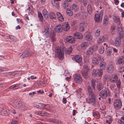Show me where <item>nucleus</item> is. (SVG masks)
<instances>
[{
  "instance_id": "f257e3e1",
  "label": "nucleus",
  "mask_w": 124,
  "mask_h": 124,
  "mask_svg": "<svg viewBox=\"0 0 124 124\" xmlns=\"http://www.w3.org/2000/svg\"><path fill=\"white\" fill-rule=\"evenodd\" d=\"M13 103L15 108L21 110H24L27 109L24 106V104L22 103L21 101L18 99L15 100L13 101Z\"/></svg>"
},
{
  "instance_id": "f03ea898",
  "label": "nucleus",
  "mask_w": 124,
  "mask_h": 124,
  "mask_svg": "<svg viewBox=\"0 0 124 124\" xmlns=\"http://www.w3.org/2000/svg\"><path fill=\"white\" fill-rule=\"evenodd\" d=\"M62 47H56L55 52V55L60 60H62L64 58V51L65 50Z\"/></svg>"
},
{
  "instance_id": "7ed1b4c3",
  "label": "nucleus",
  "mask_w": 124,
  "mask_h": 124,
  "mask_svg": "<svg viewBox=\"0 0 124 124\" xmlns=\"http://www.w3.org/2000/svg\"><path fill=\"white\" fill-rule=\"evenodd\" d=\"M103 14V11L101 10L99 14H97L95 15L94 19L95 22H101Z\"/></svg>"
},
{
  "instance_id": "20e7f679",
  "label": "nucleus",
  "mask_w": 124,
  "mask_h": 124,
  "mask_svg": "<svg viewBox=\"0 0 124 124\" xmlns=\"http://www.w3.org/2000/svg\"><path fill=\"white\" fill-rule=\"evenodd\" d=\"M110 91L109 90H103L99 93V96L103 99L105 98L108 95L110 94Z\"/></svg>"
},
{
  "instance_id": "39448f33",
  "label": "nucleus",
  "mask_w": 124,
  "mask_h": 124,
  "mask_svg": "<svg viewBox=\"0 0 124 124\" xmlns=\"http://www.w3.org/2000/svg\"><path fill=\"white\" fill-rule=\"evenodd\" d=\"M103 74L102 70H101L94 69L92 72V76L94 77L98 76L100 77Z\"/></svg>"
},
{
  "instance_id": "423d86ee",
  "label": "nucleus",
  "mask_w": 124,
  "mask_h": 124,
  "mask_svg": "<svg viewBox=\"0 0 124 124\" xmlns=\"http://www.w3.org/2000/svg\"><path fill=\"white\" fill-rule=\"evenodd\" d=\"M84 71L82 72V74L83 77L87 79L88 77V74L89 73V69L88 67L85 66L84 68Z\"/></svg>"
},
{
  "instance_id": "0eeeda50",
  "label": "nucleus",
  "mask_w": 124,
  "mask_h": 124,
  "mask_svg": "<svg viewBox=\"0 0 124 124\" xmlns=\"http://www.w3.org/2000/svg\"><path fill=\"white\" fill-rule=\"evenodd\" d=\"M114 105V108L116 109H119L122 106V102L119 100L116 99L115 100Z\"/></svg>"
},
{
  "instance_id": "6e6552de",
  "label": "nucleus",
  "mask_w": 124,
  "mask_h": 124,
  "mask_svg": "<svg viewBox=\"0 0 124 124\" xmlns=\"http://www.w3.org/2000/svg\"><path fill=\"white\" fill-rule=\"evenodd\" d=\"M46 36H50L52 33V29L50 27H47L43 32Z\"/></svg>"
},
{
  "instance_id": "1a4fd4ad",
  "label": "nucleus",
  "mask_w": 124,
  "mask_h": 124,
  "mask_svg": "<svg viewBox=\"0 0 124 124\" xmlns=\"http://www.w3.org/2000/svg\"><path fill=\"white\" fill-rule=\"evenodd\" d=\"M98 48V47L96 46H94L91 47L89 48L86 51L87 53L89 55L92 54Z\"/></svg>"
},
{
  "instance_id": "9d476101",
  "label": "nucleus",
  "mask_w": 124,
  "mask_h": 124,
  "mask_svg": "<svg viewBox=\"0 0 124 124\" xmlns=\"http://www.w3.org/2000/svg\"><path fill=\"white\" fill-rule=\"evenodd\" d=\"M74 79L77 83H78L82 81V77L79 74H76L74 76Z\"/></svg>"
},
{
  "instance_id": "9b49d317",
  "label": "nucleus",
  "mask_w": 124,
  "mask_h": 124,
  "mask_svg": "<svg viewBox=\"0 0 124 124\" xmlns=\"http://www.w3.org/2000/svg\"><path fill=\"white\" fill-rule=\"evenodd\" d=\"M108 38V36L107 35H105L104 36H101L97 40V42L99 43L102 42H105Z\"/></svg>"
},
{
  "instance_id": "f8f14e48",
  "label": "nucleus",
  "mask_w": 124,
  "mask_h": 124,
  "mask_svg": "<svg viewBox=\"0 0 124 124\" xmlns=\"http://www.w3.org/2000/svg\"><path fill=\"white\" fill-rule=\"evenodd\" d=\"M72 60L75 61L76 62L78 63H80L82 60V57L78 55H76L73 57L72 58Z\"/></svg>"
},
{
  "instance_id": "ddd939ff",
  "label": "nucleus",
  "mask_w": 124,
  "mask_h": 124,
  "mask_svg": "<svg viewBox=\"0 0 124 124\" xmlns=\"http://www.w3.org/2000/svg\"><path fill=\"white\" fill-rule=\"evenodd\" d=\"M114 70L113 65L112 64L109 65L107 67V70L109 73H112Z\"/></svg>"
},
{
  "instance_id": "4468645a",
  "label": "nucleus",
  "mask_w": 124,
  "mask_h": 124,
  "mask_svg": "<svg viewBox=\"0 0 124 124\" xmlns=\"http://www.w3.org/2000/svg\"><path fill=\"white\" fill-rule=\"evenodd\" d=\"M89 97L90 102L93 105H94L96 103V101L94 94H92V95H89Z\"/></svg>"
},
{
  "instance_id": "2eb2a0df",
  "label": "nucleus",
  "mask_w": 124,
  "mask_h": 124,
  "mask_svg": "<svg viewBox=\"0 0 124 124\" xmlns=\"http://www.w3.org/2000/svg\"><path fill=\"white\" fill-rule=\"evenodd\" d=\"M66 41L67 42L70 43H73L75 42V39L72 36H67L66 38Z\"/></svg>"
},
{
  "instance_id": "dca6fc26",
  "label": "nucleus",
  "mask_w": 124,
  "mask_h": 124,
  "mask_svg": "<svg viewBox=\"0 0 124 124\" xmlns=\"http://www.w3.org/2000/svg\"><path fill=\"white\" fill-rule=\"evenodd\" d=\"M62 26L63 30L65 31H67L70 28L69 24H68L67 22H65L64 24H63Z\"/></svg>"
},
{
  "instance_id": "f3484780",
  "label": "nucleus",
  "mask_w": 124,
  "mask_h": 124,
  "mask_svg": "<svg viewBox=\"0 0 124 124\" xmlns=\"http://www.w3.org/2000/svg\"><path fill=\"white\" fill-rule=\"evenodd\" d=\"M62 30V26L60 24H59L56 26L55 28V31L57 32H61Z\"/></svg>"
},
{
  "instance_id": "a211bd4d",
  "label": "nucleus",
  "mask_w": 124,
  "mask_h": 124,
  "mask_svg": "<svg viewBox=\"0 0 124 124\" xmlns=\"http://www.w3.org/2000/svg\"><path fill=\"white\" fill-rule=\"evenodd\" d=\"M121 41L119 37H117L115 41V45L116 47H119L121 44Z\"/></svg>"
},
{
  "instance_id": "6ab92c4d",
  "label": "nucleus",
  "mask_w": 124,
  "mask_h": 124,
  "mask_svg": "<svg viewBox=\"0 0 124 124\" xmlns=\"http://www.w3.org/2000/svg\"><path fill=\"white\" fill-rule=\"evenodd\" d=\"M88 46V43L87 42H83L81 45V48L83 49H86Z\"/></svg>"
},
{
  "instance_id": "aec40b11",
  "label": "nucleus",
  "mask_w": 124,
  "mask_h": 124,
  "mask_svg": "<svg viewBox=\"0 0 124 124\" xmlns=\"http://www.w3.org/2000/svg\"><path fill=\"white\" fill-rule=\"evenodd\" d=\"M56 15L59 20L62 22L64 20V18L61 13L59 12H57Z\"/></svg>"
},
{
  "instance_id": "412c9836",
  "label": "nucleus",
  "mask_w": 124,
  "mask_h": 124,
  "mask_svg": "<svg viewBox=\"0 0 124 124\" xmlns=\"http://www.w3.org/2000/svg\"><path fill=\"white\" fill-rule=\"evenodd\" d=\"M74 37L76 38L81 39L83 38V35L79 33H77L74 34Z\"/></svg>"
},
{
  "instance_id": "4be33fe9",
  "label": "nucleus",
  "mask_w": 124,
  "mask_h": 124,
  "mask_svg": "<svg viewBox=\"0 0 124 124\" xmlns=\"http://www.w3.org/2000/svg\"><path fill=\"white\" fill-rule=\"evenodd\" d=\"M96 86L97 90L98 91H100L103 89V85L102 83L100 82L97 84Z\"/></svg>"
},
{
  "instance_id": "5701e85b",
  "label": "nucleus",
  "mask_w": 124,
  "mask_h": 124,
  "mask_svg": "<svg viewBox=\"0 0 124 124\" xmlns=\"http://www.w3.org/2000/svg\"><path fill=\"white\" fill-rule=\"evenodd\" d=\"M112 78L111 80V82L114 83L117 81L118 78L116 75H112Z\"/></svg>"
},
{
  "instance_id": "b1692460",
  "label": "nucleus",
  "mask_w": 124,
  "mask_h": 124,
  "mask_svg": "<svg viewBox=\"0 0 124 124\" xmlns=\"http://www.w3.org/2000/svg\"><path fill=\"white\" fill-rule=\"evenodd\" d=\"M70 9H73L75 12H77L78 9V6L75 4H73L70 7Z\"/></svg>"
},
{
  "instance_id": "393cba45",
  "label": "nucleus",
  "mask_w": 124,
  "mask_h": 124,
  "mask_svg": "<svg viewBox=\"0 0 124 124\" xmlns=\"http://www.w3.org/2000/svg\"><path fill=\"white\" fill-rule=\"evenodd\" d=\"M114 21L117 24L119 25L120 24V18L118 16H114L113 18Z\"/></svg>"
},
{
  "instance_id": "a878e982",
  "label": "nucleus",
  "mask_w": 124,
  "mask_h": 124,
  "mask_svg": "<svg viewBox=\"0 0 124 124\" xmlns=\"http://www.w3.org/2000/svg\"><path fill=\"white\" fill-rule=\"evenodd\" d=\"M112 52V48L111 47H106V52L108 55L110 56Z\"/></svg>"
},
{
  "instance_id": "bb28decb",
  "label": "nucleus",
  "mask_w": 124,
  "mask_h": 124,
  "mask_svg": "<svg viewBox=\"0 0 124 124\" xmlns=\"http://www.w3.org/2000/svg\"><path fill=\"white\" fill-rule=\"evenodd\" d=\"M112 78V75H109L108 74L106 75L104 77V79L106 81H110L111 82V78Z\"/></svg>"
},
{
  "instance_id": "cd10ccee",
  "label": "nucleus",
  "mask_w": 124,
  "mask_h": 124,
  "mask_svg": "<svg viewBox=\"0 0 124 124\" xmlns=\"http://www.w3.org/2000/svg\"><path fill=\"white\" fill-rule=\"evenodd\" d=\"M118 64H122L124 63V56H121L118 59Z\"/></svg>"
},
{
  "instance_id": "c85d7f7f",
  "label": "nucleus",
  "mask_w": 124,
  "mask_h": 124,
  "mask_svg": "<svg viewBox=\"0 0 124 124\" xmlns=\"http://www.w3.org/2000/svg\"><path fill=\"white\" fill-rule=\"evenodd\" d=\"M29 53L28 52H23L22 54L20 56L21 58H24L27 57L29 56Z\"/></svg>"
},
{
  "instance_id": "c756f323",
  "label": "nucleus",
  "mask_w": 124,
  "mask_h": 124,
  "mask_svg": "<svg viewBox=\"0 0 124 124\" xmlns=\"http://www.w3.org/2000/svg\"><path fill=\"white\" fill-rule=\"evenodd\" d=\"M93 8L92 6L90 4H89L87 7V12L88 14H91Z\"/></svg>"
},
{
  "instance_id": "7c9ffc66",
  "label": "nucleus",
  "mask_w": 124,
  "mask_h": 124,
  "mask_svg": "<svg viewBox=\"0 0 124 124\" xmlns=\"http://www.w3.org/2000/svg\"><path fill=\"white\" fill-rule=\"evenodd\" d=\"M43 15L45 18H47L48 17V14L47 10L44 9L42 11Z\"/></svg>"
},
{
  "instance_id": "2f4dec72",
  "label": "nucleus",
  "mask_w": 124,
  "mask_h": 124,
  "mask_svg": "<svg viewBox=\"0 0 124 124\" xmlns=\"http://www.w3.org/2000/svg\"><path fill=\"white\" fill-rule=\"evenodd\" d=\"M52 5L53 6L56 8H58L59 6V2L57 1L54 0L52 2Z\"/></svg>"
},
{
  "instance_id": "473e14b6",
  "label": "nucleus",
  "mask_w": 124,
  "mask_h": 124,
  "mask_svg": "<svg viewBox=\"0 0 124 124\" xmlns=\"http://www.w3.org/2000/svg\"><path fill=\"white\" fill-rule=\"evenodd\" d=\"M93 37L90 33L87 34L85 37V39L88 40H90L92 39Z\"/></svg>"
},
{
  "instance_id": "72a5a7b5",
  "label": "nucleus",
  "mask_w": 124,
  "mask_h": 124,
  "mask_svg": "<svg viewBox=\"0 0 124 124\" xmlns=\"http://www.w3.org/2000/svg\"><path fill=\"white\" fill-rule=\"evenodd\" d=\"M92 61L93 63L95 65H97L99 63L98 60L96 58L93 57L92 59Z\"/></svg>"
},
{
  "instance_id": "f704fd0d",
  "label": "nucleus",
  "mask_w": 124,
  "mask_h": 124,
  "mask_svg": "<svg viewBox=\"0 0 124 124\" xmlns=\"http://www.w3.org/2000/svg\"><path fill=\"white\" fill-rule=\"evenodd\" d=\"M2 114H7L9 115L10 114V111L9 110L7 109H3L1 111Z\"/></svg>"
},
{
  "instance_id": "c9c22d12",
  "label": "nucleus",
  "mask_w": 124,
  "mask_h": 124,
  "mask_svg": "<svg viewBox=\"0 0 124 124\" xmlns=\"http://www.w3.org/2000/svg\"><path fill=\"white\" fill-rule=\"evenodd\" d=\"M4 76L7 77L11 76L12 75H14V72H6L4 73Z\"/></svg>"
},
{
  "instance_id": "e433bc0d",
  "label": "nucleus",
  "mask_w": 124,
  "mask_h": 124,
  "mask_svg": "<svg viewBox=\"0 0 124 124\" xmlns=\"http://www.w3.org/2000/svg\"><path fill=\"white\" fill-rule=\"evenodd\" d=\"M100 29H97L96 31L94 33V35L96 37H98L100 36Z\"/></svg>"
},
{
  "instance_id": "4c0bfd02",
  "label": "nucleus",
  "mask_w": 124,
  "mask_h": 124,
  "mask_svg": "<svg viewBox=\"0 0 124 124\" xmlns=\"http://www.w3.org/2000/svg\"><path fill=\"white\" fill-rule=\"evenodd\" d=\"M108 18L107 16H106L104 17L103 20V24L104 25H106L108 24Z\"/></svg>"
},
{
  "instance_id": "58836bf2",
  "label": "nucleus",
  "mask_w": 124,
  "mask_h": 124,
  "mask_svg": "<svg viewBox=\"0 0 124 124\" xmlns=\"http://www.w3.org/2000/svg\"><path fill=\"white\" fill-rule=\"evenodd\" d=\"M89 95H92L94 94L92 92V87L90 86H88L87 87Z\"/></svg>"
},
{
  "instance_id": "ea45409f",
  "label": "nucleus",
  "mask_w": 124,
  "mask_h": 124,
  "mask_svg": "<svg viewBox=\"0 0 124 124\" xmlns=\"http://www.w3.org/2000/svg\"><path fill=\"white\" fill-rule=\"evenodd\" d=\"M19 88V86L17 85H14L10 86L8 88V89H18Z\"/></svg>"
},
{
  "instance_id": "a19ab883",
  "label": "nucleus",
  "mask_w": 124,
  "mask_h": 124,
  "mask_svg": "<svg viewBox=\"0 0 124 124\" xmlns=\"http://www.w3.org/2000/svg\"><path fill=\"white\" fill-rule=\"evenodd\" d=\"M84 24L83 23H81L80 24L79 28V30L80 32L83 31L84 30Z\"/></svg>"
},
{
  "instance_id": "79ce46f5",
  "label": "nucleus",
  "mask_w": 124,
  "mask_h": 124,
  "mask_svg": "<svg viewBox=\"0 0 124 124\" xmlns=\"http://www.w3.org/2000/svg\"><path fill=\"white\" fill-rule=\"evenodd\" d=\"M38 114L41 116H46L47 113L46 112L43 111H39L38 112Z\"/></svg>"
},
{
  "instance_id": "37998d69",
  "label": "nucleus",
  "mask_w": 124,
  "mask_h": 124,
  "mask_svg": "<svg viewBox=\"0 0 124 124\" xmlns=\"http://www.w3.org/2000/svg\"><path fill=\"white\" fill-rule=\"evenodd\" d=\"M66 13L69 16H71L73 15V12L69 9L67 8L66 9Z\"/></svg>"
},
{
  "instance_id": "c03bdc74",
  "label": "nucleus",
  "mask_w": 124,
  "mask_h": 124,
  "mask_svg": "<svg viewBox=\"0 0 124 124\" xmlns=\"http://www.w3.org/2000/svg\"><path fill=\"white\" fill-rule=\"evenodd\" d=\"M49 17L51 19H53L55 18V15L54 13L51 12L49 14Z\"/></svg>"
},
{
  "instance_id": "a18cd8bd",
  "label": "nucleus",
  "mask_w": 124,
  "mask_h": 124,
  "mask_svg": "<svg viewBox=\"0 0 124 124\" xmlns=\"http://www.w3.org/2000/svg\"><path fill=\"white\" fill-rule=\"evenodd\" d=\"M55 36V33L53 32L51 36V39L52 41L54 42L55 40L56 39Z\"/></svg>"
},
{
  "instance_id": "49530a36",
  "label": "nucleus",
  "mask_w": 124,
  "mask_h": 124,
  "mask_svg": "<svg viewBox=\"0 0 124 124\" xmlns=\"http://www.w3.org/2000/svg\"><path fill=\"white\" fill-rule=\"evenodd\" d=\"M38 16L39 20L42 21L43 20V17L41 13L39 12H38Z\"/></svg>"
},
{
  "instance_id": "de8ad7c7",
  "label": "nucleus",
  "mask_w": 124,
  "mask_h": 124,
  "mask_svg": "<svg viewBox=\"0 0 124 124\" xmlns=\"http://www.w3.org/2000/svg\"><path fill=\"white\" fill-rule=\"evenodd\" d=\"M91 84L93 89H95V80L94 79H92V80Z\"/></svg>"
},
{
  "instance_id": "09e8293b",
  "label": "nucleus",
  "mask_w": 124,
  "mask_h": 124,
  "mask_svg": "<svg viewBox=\"0 0 124 124\" xmlns=\"http://www.w3.org/2000/svg\"><path fill=\"white\" fill-rule=\"evenodd\" d=\"M104 50V49L103 46H101L99 48V52L100 54H103Z\"/></svg>"
},
{
  "instance_id": "8fccbe9b",
  "label": "nucleus",
  "mask_w": 124,
  "mask_h": 124,
  "mask_svg": "<svg viewBox=\"0 0 124 124\" xmlns=\"http://www.w3.org/2000/svg\"><path fill=\"white\" fill-rule=\"evenodd\" d=\"M72 51V49L71 46H70L66 50L67 53L69 54H70Z\"/></svg>"
},
{
  "instance_id": "3c124183",
  "label": "nucleus",
  "mask_w": 124,
  "mask_h": 124,
  "mask_svg": "<svg viewBox=\"0 0 124 124\" xmlns=\"http://www.w3.org/2000/svg\"><path fill=\"white\" fill-rule=\"evenodd\" d=\"M9 37L10 39L13 41H16L17 40L16 38L13 36L12 35H9Z\"/></svg>"
},
{
  "instance_id": "603ef678",
  "label": "nucleus",
  "mask_w": 124,
  "mask_h": 124,
  "mask_svg": "<svg viewBox=\"0 0 124 124\" xmlns=\"http://www.w3.org/2000/svg\"><path fill=\"white\" fill-rule=\"evenodd\" d=\"M45 105L42 103H39V106H38V108L40 109H43L45 107Z\"/></svg>"
},
{
  "instance_id": "864d4df0",
  "label": "nucleus",
  "mask_w": 124,
  "mask_h": 124,
  "mask_svg": "<svg viewBox=\"0 0 124 124\" xmlns=\"http://www.w3.org/2000/svg\"><path fill=\"white\" fill-rule=\"evenodd\" d=\"M105 62H101L100 63V67L102 69H104L105 66Z\"/></svg>"
},
{
  "instance_id": "5fc2aeb1",
  "label": "nucleus",
  "mask_w": 124,
  "mask_h": 124,
  "mask_svg": "<svg viewBox=\"0 0 124 124\" xmlns=\"http://www.w3.org/2000/svg\"><path fill=\"white\" fill-rule=\"evenodd\" d=\"M14 76H18L21 75L22 73L21 71H16L14 72Z\"/></svg>"
},
{
  "instance_id": "6e6d98bb",
  "label": "nucleus",
  "mask_w": 124,
  "mask_h": 124,
  "mask_svg": "<svg viewBox=\"0 0 124 124\" xmlns=\"http://www.w3.org/2000/svg\"><path fill=\"white\" fill-rule=\"evenodd\" d=\"M118 70L120 73L124 71V67L123 66H120Z\"/></svg>"
},
{
  "instance_id": "4d7b16f0",
  "label": "nucleus",
  "mask_w": 124,
  "mask_h": 124,
  "mask_svg": "<svg viewBox=\"0 0 124 124\" xmlns=\"http://www.w3.org/2000/svg\"><path fill=\"white\" fill-rule=\"evenodd\" d=\"M121 83L120 81L118 80L116 83L117 87L118 88H120L121 86Z\"/></svg>"
},
{
  "instance_id": "13d9d810",
  "label": "nucleus",
  "mask_w": 124,
  "mask_h": 124,
  "mask_svg": "<svg viewBox=\"0 0 124 124\" xmlns=\"http://www.w3.org/2000/svg\"><path fill=\"white\" fill-rule=\"evenodd\" d=\"M117 30L119 33L123 32V29L121 27H118Z\"/></svg>"
},
{
  "instance_id": "bf43d9fd",
  "label": "nucleus",
  "mask_w": 124,
  "mask_h": 124,
  "mask_svg": "<svg viewBox=\"0 0 124 124\" xmlns=\"http://www.w3.org/2000/svg\"><path fill=\"white\" fill-rule=\"evenodd\" d=\"M115 86L114 84H111L110 86V88L111 90H113L114 89Z\"/></svg>"
},
{
  "instance_id": "052dcab7",
  "label": "nucleus",
  "mask_w": 124,
  "mask_h": 124,
  "mask_svg": "<svg viewBox=\"0 0 124 124\" xmlns=\"http://www.w3.org/2000/svg\"><path fill=\"white\" fill-rule=\"evenodd\" d=\"M77 23L76 20H73L70 23V24L71 26H74L75 24Z\"/></svg>"
},
{
  "instance_id": "680f3d73",
  "label": "nucleus",
  "mask_w": 124,
  "mask_h": 124,
  "mask_svg": "<svg viewBox=\"0 0 124 124\" xmlns=\"http://www.w3.org/2000/svg\"><path fill=\"white\" fill-rule=\"evenodd\" d=\"M8 70V69L6 68H0V72H3L4 71H7Z\"/></svg>"
},
{
  "instance_id": "e2e57ef3",
  "label": "nucleus",
  "mask_w": 124,
  "mask_h": 124,
  "mask_svg": "<svg viewBox=\"0 0 124 124\" xmlns=\"http://www.w3.org/2000/svg\"><path fill=\"white\" fill-rule=\"evenodd\" d=\"M98 60L101 61L102 62H103V61L104 60L103 57L102 56L99 55H98Z\"/></svg>"
},
{
  "instance_id": "0e129e2a",
  "label": "nucleus",
  "mask_w": 124,
  "mask_h": 124,
  "mask_svg": "<svg viewBox=\"0 0 124 124\" xmlns=\"http://www.w3.org/2000/svg\"><path fill=\"white\" fill-rule=\"evenodd\" d=\"M68 4L67 2H65L63 4V6L64 7L66 8L68 7Z\"/></svg>"
},
{
  "instance_id": "69168bd1",
  "label": "nucleus",
  "mask_w": 124,
  "mask_h": 124,
  "mask_svg": "<svg viewBox=\"0 0 124 124\" xmlns=\"http://www.w3.org/2000/svg\"><path fill=\"white\" fill-rule=\"evenodd\" d=\"M51 121L56 124L58 123H59V121L58 120H55L54 119H52Z\"/></svg>"
},
{
  "instance_id": "338daca9",
  "label": "nucleus",
  "mask_w": 124,
  "mask_h": 124,
  "mask_svg": "<svg viewBox=\"0 0 124 124\" xmlns=\"http://www.w3.org/2000/svg\"><path fill=\"white\" fill-rule=\"evenodd\" d=\"M119 33L120 34L119 36H120V38H122L124 37V35L123 32H122L120 33Z\"/></svg>"
},
{
  "instance_id": "774afa93",
  "label": "nucleus",
  "mask_w": 124,
  "mask_h": 124,
  "mask_svg": "<svg viewBox=\"0 0 124 124\" xmlns=\"http://www.w3.org/2000/svg\"><path fill=\"white\" fill-rule=\"evenodd\" d=\"M62 101L63 103L64 104L66 103L67 102L66 98H63L62 99Z\"/></svg>"
}]
</instances>
